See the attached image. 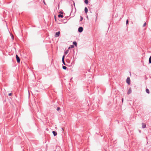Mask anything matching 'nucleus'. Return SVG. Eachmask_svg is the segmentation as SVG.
<instances>
[{
  "instance_id": "f257e3e1",
  "label": "nucleus",
  "mask_w": 151,
  "mask_h": 151,
  "mask_svg": "<svg viewBox=\"0 0 151 151\" xmlns=\"http://www.w3.org/2000/svg\"><path fill=\"white\" fill-rule=\"evenodd\" d=\"M126 82L129 85H130V80L129 77L127 78L126 80Z\"/></svg>"
},
{
  "instance_id": "f03ea898",
  "label": "nucleus",
  "mask_w": 151,
  "mask_h": 151,
  "mask_svg": "<svg viewBox=\"0 0 151 151\" xmlns=\"http://www.w3.org/2000/svg\"><path fill=\"white\" fill-rule=\"evenodd\" d=\"M16 57L17 59V61L18 63H19L20 62V59L17 55H16Z\"/></svg>"
},
{
  "instance_id": "7ed1b4c3",
  "label": "nucleus",
  "mask_w": 151,
  "mask_h": 151,
  "mask_svg": "<svg viewBox=\"0 0 151 151\" xmlns=\"http://www.w3.org/2000/svg\"><path fill=\"white\" fill-rule=\"evenodd\" d=\"M83 31V28L81 27H79L78 29V31L80 32H82Z\"/></svg>"
},
{
  "instance_id": "20e7f679",
  "label": "nucleus",
  "mask_w": 151,
  "mask_h": 151,
  "mask_svg": "<svg viewBox=\"0 0 151 151\" xmlns=\"http://www.w3.org/2000/svg\"><path fill=\"white\" fill-rule=\"evenodd\" d=\"M60 32L59 31L58 32H56L55 35V37H57L59 36L60 35Z\"/></svg>"
},
{
  "instance_id": "39448f33",
  "label": "nucleus",
  "mask_w": 151,
  "mask_h": 151,
  "mask_svg": "<svg viewBox=\"0 0 151 151\" xmlns=\"http://www.w3.org/2000/svg\"><path fill=\"white\" fill-rule=\"evenodd\" d=\"M131 92H132V90L131 88H130L129 89V90L127 92V94H129L130 93H131Z\"/></svg>"
},
{
  "instance_id": "423d86ee",
  "label": "nucleus",
  "mask_w": 151,
  "mask_h": 151,
  "mask_svg": "<svg viewBox=\"0 0 151 151\" xmlns=\"http://www.w3.org/2000/svg\"><path fill=\"white\" fill-rule=\"evenodd\" d=\"M146 126V124L145 123H142V127L143 128H145Z\"/></svg>"
},
{
  "instance_id": "0eeeda50",
  "label": "nucleus",
  "mask_w": 151,
  "mask_h": 151,
  "mask_svg": "<svg viewBox=\"0 0 151 151\" xmlns=\"http://www.w3.org/2000/svg\"><path fill=\"white\" fill-rule=\"evenodd\" d=\"M52 133L53 134V135L54 136H55L57 135V133L55 131H52Z\"/></svg>"
},
{
  "instance_id": "6e6552de",
  "label": "nucleus",
  "mask_w": 151,
  "mask_h": 151,
  "mask_svg": "<svg viewBox=\"0 0 151 151\" xmlns=\"http://www.w3.org/2000/svg\"><path fill=\"white\" fill-rule=\"evenodd\" d=\"M85 11L86 13H87L88 11V9L86 7L85 8Z\"/></svg>"
},
{
  "instance_id": "1a4fd4ad",
  "label": "nucleus",
  "mask_w": 151,
  "mask_h": 151,
  "mask_svg": "<svg viewBox=\"0 0 151 151\" xmlns=\"http://www.w3.org/2000/svg\"><path fill=\"white\" fill-rule=\"evenodd\" d=\"M74 46L73 45H70L68 48V49H69L71 48H72L74 47Z\"/></svg>"
},
{
  "instance_id": "9d476101",
  "label": "nucleus",
  "mask_w": 151,
  "mask_h": 151,
  "mask_svg": "<svg viewBox=\"0 0 151 151\" xmlns=\"http://www.w3.org/2000/svg\"><path fill=\"white\" fill-rule=\"evenodd\" d=\"M146 92L148 93H150V91H149V90L148 89H146Z\"/></svg>"
},
{
  "instance_id": "9b49d317",
  "label": "nucleus",
  "mask_w": 151,
  "mask_h": 151,
  "mask_svg": "<svg viewBox=\"0 0 151 151\" xmlns=\"http://www.w3.org/2000/svg\"><path fill=\"white\" fill-rule=\"evenodd\" d=\"M58 17H61V18H63V16L61 14H59L58 15Z\"/></svg>"
},
{
  "instance_id": "f8f14e48",
  "label": "nucleus",
  "mask_w": 151,
  "mask_h": 151,
  "mask_svg": "<svg viewBox=\"0 0 151 151\" xmlns=\"http://www.w3.org/2000/svg\"><path fill=\"white\" fill-rule=\"evenodd\" d=\"M149 63H151V56L149 58Z\"/></svg>"
},
{
  "instance_id": "ddd939ff",
  "label": "nucleus",
  "mask_w": 151,
  "mask_h": 151,
  "mask_svg": "<svg viewBox=\"0 0 151 151\" xmlns=\"http://www.w3.org/2000/svg\"><path fill=\"white\" fill-rule=\"evenodd\" d=\"M84 2L86 4H87L88 3V0H85Z\"/></svg>"
},
{
  "instance_id": "4468645a",
  "label": "nucleus",
  "mask_w": 151,
  "mask_h": 151,
  "mask_svg": "<svg viewBox=\"0 0 151 151\" xmlns=\"http://www.w3.org/2000/svg\"><path fill=\"white\" fill-rule=\"evenodd\" d=\"M68 52H69V49H68V50H67L65 51V54H67L68 53Z\"/></svg>"
},
{
  "instance_id": "2eb2a0df",
  "label": "nucleus",
  "mask_w": 151,
  "mask_h": 151,
  "mask_svg": "<svg viewBox=\"0 0 151 151\" xmlns=\"http://www.w3.org/2000/svg\"><path fill=\"white\" fill-rule=\"evenodd\" d=\"M63 68L65 70V69H66L67 67H66V66H63Z\"/></svg>"
},
{
  "instance_id": "dca6fc26",
  "label": "nucleus",
  "mask_w": 151,
  "mask_h": 151,
  "mask_svg": "<svg viewBox=\"0 0 151 151\" xmlns=\"http://www.w3.org/2000/svg\"><path fill=\"white\" fill-rule=\"evenodd\" d=\"M73 44L76 46L77 45V43L76 42H73Z\"/></svg>"
},
{
  "instance_id": "f3484780",
  "label": "nucleus",
  "mask_w": 151,
  "mask_h": 151,
  "mask_svg": "<svg viewBox=\"0 0 151 151\" xmlns=\"http://www.w3.org/2000/svg\"><path fill=\"white\" fill-rule=\"evenodd\" d=\"M83 17L81 16L80 21H82L83 20Z\"/></svg>"
},
{
  "instance_id": "a211bd4d",
  "label": "nucleus",
  "mask_w": 151,
  "mask_h": 151,
  "mask_svg": "<svg viewBox=\"0 0 151 151\" xmlns=\"http://www.w3.org/2000/svg\"><path fill=\"white\" fill-rule=\"evenodd\" d=\"M60 107H58V108H57V110L58 111H59L60 110Z\"/></svg>"
},
{
  "instance_id": "6ab92c4d",
  "label": "nucleus",
  "mask_w": 151,
  "mask_h": 151,
  "mask_svg": "<svg viewBox=\"0 0 151 151\" xmlns=\"http://www.w3.org/2000/svg\"><path fill=\"white\" fill-rule=\"evenodd\" d=\"M65 56L63 55L62 58V60H64V59Z\"/></svg>"
},
{
  "instance_id": "aec40b11",
  "label": "nucleus",
  "mask_w": 151,
  "mask_h": 151,
  "mask_svg": "<svg viewBox=\"0 0 151 151\" xmlns=\"http://www.w3.org/2000/svg\"><path fill=\"white\" fill-rule=\"evenodd\" d=\"M146 25V22H145L144 23V24L143 25V26L145 27Z\"/></svg>"
},
{
  "instance_id": "412c9836",
  "label": "nucleus",
  "mask_w": 151,
  "mask_h": 151,
  "mask_svg": "<svg viewBox=\"0 0 151 151\" xmlns=\"http://www.w3.org/2000/svg\"><path fill=\"white\" fill-rule=\"evenodd\" d=\"M62 60V61H63V64L65 65V62H64V60Z\"/></svg>"
},
{
  "instance_id": "4be33fe9",
  "label": "nucleus",
  "mask_w": 151,
  "mask_h": 151,
  "mask_svg": "<svg viewBox=\"0 0 151 151\" xmlns=\"http://www.w3.org/2000/svg\"><path fill=\"white\" fill-rule=\"evenodd\" d=\"M12 93H9L8 95H9V96H11L12 95Z\"/></svg>"
},
{
  "instance_id": "5701e85b",
  "label": "nucleus",
  "mask_w": 151,
  "mask_h": 151,
  "mask_svg": "<svg viewBox=\"0 0 151 151\" xmlns=\"http://www.w3.org/2000/svg\"><path fill=\"white\" fill-rule=\"evenodd\" d=\"M128 22H129V21L128 20H127V21H126V24H128Z\"/></svg>"
},
{
  "instance_id": "b1692460",
  "label": "nucleus",
  "mask_w": 151,
  "mask_h": 151,
  "mask_svg": "<svg viewBox=\"0 0 151 151\" xmlns=\"http://www.w3.org/2000/svg\"><path fill=\"white\" fill-rule=\"evenodd\" d=\"M12 38L13 40L14 39V36L12 35Z\"/></svg>"
},
{
  "instance_id": "393cba45",
  "label": "nucleus",
  "mask_w": 151,
  "mask_h": 151,
  "mask_svg": "<svg viewBox=\"0 0 151 151\" xmlns=\"http://www.w3.org/2000/svg\"><path fill=\"white\" fill-rule=\"evenodd\" d=\"M43 3H44V4L45 5V4H46V3H45V1H44V0H43Z\"/></svg>"
},
{
  "instance_id": "a878e982",
  "label": "nucleus",
  "mask_w": 151,
  "mask_h": 151,
  "mask_svg": "<svg viewBox=\"0 0 151 151\" xmlns=\"http://www.w3.org/2000/svg\"><path fill=\"white\" fill-rule=\"evenodd\" d=\"M60 14H63V12H60Z\"/></svg>"
},
{
  "instance_id": "bb28decb",
  "label": "nucleus",
  "mask_w": 151,
  "mask_h": 151,
  "mask_svg": "<svg viewBox=\"0 0 151 151\" xmlns=\"http://www.w3.org/2000/svg\"><path fill=\"white\" fill-rule=\"evenodd\" d=\"M122 102H123V98L122 99Z\"/></svg>"
},
{
  "instance_id": "cd10ccee",
  "label": "nucleus",
  "mask_w": 151,
  "mask_h": 151,
  "mask_svg": "<svg viewBox=\"0 0 151 151\" xmlns=\"http://www.w3.org/2000/svg\"><path fill=\"white\" fill-rule=\"evenodd\" d=\"M59 5H58V9H59Z\"/></svg>"
},
{
  "instance_id": "c85d7f7f",
  "label": "nucleus",
  "mask_w": 151,
  "mask_h": 151,
  "mask_svg": "<svg viewBox=\"0 0 151 151\" xmlns=\"http://www.w3.org/2000/svg\"><path fill=\"white\" fill-rule=\"evenodd\" d=\"M62 129L63 130V128H62Z\"/></svg>"
},
{
  "instance_id": "c756f323",
  "label": "nucleus",
  "mask_w": 151,
  "mask_h": 151,
  "mask_svg": "<svg viewBox=\"0 0 151 151\" xmlns=\"http://www.w3.org/2000/svg\"><path fill=\"white\" fill-rule=\"evenodd\" d=\"M106 151H107L106 150Z\"/></svg>"
}]
</instances>
